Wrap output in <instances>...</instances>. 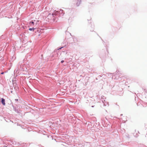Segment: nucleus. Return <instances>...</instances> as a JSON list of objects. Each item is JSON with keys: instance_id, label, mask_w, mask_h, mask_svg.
<instances>
[{"instance_id": "f257e3e1", "label": "nucleus", "mask_w": 147, "mask_h": 147, "mask_svg": "<svg viewBox=\"0 0 147 147\" xmlns=\"http://www.w3.org/2000/svg\"><path fill=\"white\" fill-rule=\"evenodd\" d=\"M1 100H1L2 103V104H3V105H5V99L3 98H2L1 99Z\"/></svg>"}, {"instance_id": "39448f33", "label": "nucleus", "mask_w": 147, "mask_h": 147, "mask_svg": "<svg viewBox=\"0 0 147 147\" xmlns=\"http://www.w3.org/2000/svg\"><path fill=\"white\" fill-rule=\"evenodd\" d=\"M1 74H4V72H2V73H1Z\"/></svg>"}, {"instance_id": "f03ea898", "label": "nucleus", "mask_w": 147, "mask_h": 147, "mask_svg": "<svg viewBox=\"0 0 147 147\" xmlns=\"http://www.w3.org/2000/svg\"><path fill=\"white\" fill-rule=\"evenodd\" d=\"M35 29L34 28H30L29 29V30L30 31H31V30L34 31Z\"/></svg>"}, {"instance_id": "20e7f679", "label": "nucleus", "mask_w": 147, "mask_h": 147, "mask_svg": "<svg viewBox=\"0 0 147 147\" xmlns=\"http://www.w3.org/2000/svg\"><path fill=\"white\" fill-rule=\"evenodd\" d=\"M64 62V61L63 60H62L61 61V63H63V62Z\"/></svg>"}, {"instance_id": "7ed1b4c3", "label": "nucleus", "mask_w": 147, "mask_h": 147, "mask_svg": "<svg viewBox=\"0 0 147 147\" xmlns=\"http://www.w3.org/2000/svg\"><path fill=\"white\" fill-rule=\"evenodd\" d=\"M30 23H31L32 24H33V25H34V22H30L29 23V24H30Z\"/></svg>"}]
</instances>
